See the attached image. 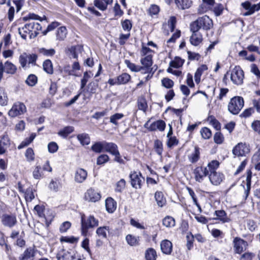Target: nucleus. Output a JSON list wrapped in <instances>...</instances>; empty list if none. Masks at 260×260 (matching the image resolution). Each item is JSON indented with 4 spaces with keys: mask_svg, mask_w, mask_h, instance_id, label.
Instances as JSON below:
<instances>
[{
    "mask_svg": "<svg viewBox=\"0 0 260 260\" xmlns=\"http://www.w3.org/2000/svg\"><path fill=\"white\" fill-rule=\"evenodd\" d=\"M219 162L216 160H213L208 165L210 171L209 178L211 183L215 185H219L223 180L224 176L222 174L217 172L216 170L218 168Z\"/></svg>",
    "mask_w": 260,
    "mask_h": 260,
    "instance_id": "obj_1",
    "label": "nucleus"
},
{
    "mask_svg": "<svg viewBox=\"0 0 260 260\" xmlns=\"http://www.w3.org/2000/svg\"><path fill=\"white\" fill-rule=\"evenodd\" d=\"M213 26V22L208 16L205 15L198 18L196 21L192 22L190 25V30L193 31H198L200 29L208 30Z\"/></svg>",
    "mask_w": 260,
    "mask_h": 260,
    "instance_id": "obj_2",
    "label": "nucleus"
},
{
    "mask_svg": "<svg viewBox=\"0 0 260 260\" xmlns=\"http://www.w3.org/2000/svg\"><path fill=\"white\" fill-rule=\"evenodd\" d=\"M84 215L81 216V234L83 236H87L88 230L97 227L99 225V220L95 218L93 215H89L86 219L84 218Z\"/></svg>",
    "mask_w": 260,
    "mask_h": 260,
    "instance_id": "obj_3",
    "label": "nucleus"
},
{
    "mask_svg": "<svg viewBox=\"0 0 260 260\" xmlns=\"http://www.w3.org/2000/svg\"><path fill=\"white\" fill-rule=\"evenodd\" d=\"M244 100L241 96H235L231 99L229 105L228 110L233 114H237L244 106Z\"/></svg>",
    "mask_w": 260,
    "mask_h": 260,
    "instance_id": "obj_4",
    "label": "nucleus"
},
{
    "mask_svg": "<svg viewBox=\"0 0 260 260\" xmlns=\"http://www.w3.org/2000/svg\"><path fill=\"white\" fill-rule=\"evenodd\" d=\"M26 112V107L25 105L21 102H17L12 106L11 109L8 112L9 115L11 117L23 114Z\"/></svg>",
    "mask_w": 260,
    "mask_h": 260,
    "instance_id": "obj_5",
    "label": "nucleus"
},
{
    "mask_svg": "<svg viewBox=\"0 0 260 260\" xmlns=\"http://www.w3.org/2000/svg\"><path fill=\"white\" fill-rule=\"evenodd\" d=\"M244 79V72L239 66H236L232 71L231 79L236 85H241Z\"/></svg>",
    "mask_w": 260,
    "mask_h": 260,
    "instance_id": "obj_6",
    "label": "nucleus"
},
{
    "mask_svg": "<svg viewBox=\"0 0 260 260\" xmlns=\"http://www.w3.org/2000/svg\"><path fill=\"white\" fill-rule=\"evenodd\" d=\"M132 186L136 189L141 188L142 184L144 183V178L140 172L134 171L129 174Z\"/></svg>",
    "mask_w": 260,
    "mask_h": 260,
    "instance_id": "obj_7",
    "label": "nucleus"
},
{
    "mask_svg": "<svg viewBox=\"0 0 260 260\" xmlns=\"http://www.w3.org/2000/svg\"><path fill=\"white\" fill-rule=\"evenodd\" d=\"M1 222L4 226L12 228L17 223V218L13 214H3L1 216Z\"/></svg>",
    "mask_w": 260,
    "mask_h": 260,
    "instance_id": "obj_8",
    "label": "nucleus"
},
{
    "mask_svg": "<svg viewBox=\"0 0 260 260\" xmlns=\"http://www.w3.org/2000/svg\"><path fill=\"white\" fill-rule=\"evenodd\" d=\"M249 151V146L243 143H239L233 149V154L238 156H246Z\"/></svg>",
    "mask_w": 260,
    "mask_h": 260,
    "instance_id": "obj_9",
    "label": "nucleus"
},
{
    "mask_svg": "<svg viewBox=\"0 0 260 260\" xmlns=\"http://www.w3.org/2000/svg\"><path fill=\"white\" fill-rule=\"evenodd\" d=\"M149 121L150 120H148L145 124V127L149 131L153 132L158 130L160 132H163L165 131L166 125L164 120H158L152 122L149 126H148V123Z\"/></svg>",
    "mask_w": 260,
    "mask_h": 260,
    "instance_id": "obj_10",
    "label": "nucleus"
},
{
    "mask_svg": "<svg viewBox=\"0 0 260 260\" xmlns=\"http://www.w3.org/2000/svg\"><path fill=\"white\" fill-rule=\"evenodd\" d=\"M233 243L235 251L238 254L241 253L244 250H246L248 245L246 241L239 237L235 238Z\"/></svg>",
    "mask_w": 260,
    "mask_h": 260,
    "instance_id": "obj_11",
    "label": "nucleus"
},
{
    "mask_svg": "<svg viewBox=\"0 0 260 260\" xmlns=\"http://www.w3.org/2000/svg\"><path fill=\"white\" fill-rule=\"evenodd\" d=\"M208 167L203 168L202 167H197L193 171L196 181L201 182L203 178L209 174Z\"/></svg>",
    "mask_w": 260,
    "mask_h": 260,
    "instance_id": "obj_12",
    "label": "nucleus"
},
{
    "mask_svg": "<svg viewBox=\"0 0 260 260\" xmlns=\"http://www.w3.org/2000/svg\"><path fill=\"white\" fill-rule=\"evenodd\" d=\"M34 22L26 23L22 27L18 28V32L21 37L24 39L26 40L27 34L29 35L34 30Z\"/></svg>",
    "mask_w": 260,
    "mask_h": 260,
    "instance_id": "obj_13",
    "label": "nucleus"
},
{
    "mask_svg": "<svg viewBox=\"0 0 260 260\" xmlns=\"http://www.w3.org/2000/svg\"><path fill=\"white\" fill-rule=\"evenodd\" d=\"M87 176V171L82 168H78L75 173L74 179L75 182L77 183H82L83 182Z\"/></svg>",
    "mask_w": 260,
    "mask_h": 260,
    "instance_id": "obj_14",
    "label": "nucleus"
},
{
    "mask_svg": "<svg viewBox=\"0 0 260 260\" xmlns=\"http://www.w3.org/2000/svg\"><path fill=\"white\" fill-rule=\"evenodd\" d=\"M160 249L164 254L169 255L172 252L173 245L168 240H164L160 243Z\"/></svg>",
    "mask_w": 260,
    "mask_h": 260,
    "instance_id": "obj_15",
    "label": "nucleus"
},
{
    "mask_svg": "<svg viewBox=\"0 0 260 260\" xmlns=\"http://www.w3.org/2000/svg\"><path fill=\"white\" fill-rule=\"evenodd\" d=\"M190 31L192 34L190 37V42L192 45L197 46L202 42V36L198 31H193V30H190Z\"/></svg>",
    "mask_w": 260,
    "mask_h": 260,
    "instance_id": "obj_16",
    "label": "nucleus"
},
{
    "mask_svg": "<svg viewBox=\"0 0 260 260\" xmlns=\"http://www.w3.org/2000/svg\"><path fill=\"white\" fill-rule=\"evenodd\" d=\"M105 205L108 212L113 213L117 207L116 202L111 197L108 198L105 201Z\"/></svg>",
    "mask_w": 260,
    "mask_h": 260,
    "instance_id": "obj_17",
    "label": "nucleus"
},
{
    "mask_svg": "<svg viewBox=\"0 0 260 260\" xmlns=\"http://www.w3.org/2000/svg\"><path fill=\"white\" fill-rule=\"evenodd\" d=\"M81 50V47L79 45L72 46L68 48L66 53L71 58L77 59L78 52H80Z\"/></svg>",
    "mask_w": 260,
    "mask_h": 260,
    "instance_id": "obj_18",
    "label": "nucleus"
},
{
    "mask_svg": "<svg viewBox=\"0 0 260 260\" xmlns=\"http://www.w3.org/2000/svg\"><path fill=\"white\" fill-rule=\"evenodd\" d=\"M118 150L117 145L112 142L104 141V151L113 155Z\"/></svg>",
    "mask_w": 260,
    "mask_h": 260,
    "instance_id": "obj_19",
    "label": "nucleus"
},
{
    "mask_svg": "<svg viewBox=\"0 0 260 260\" xmlns=\"http://www.w3.org/2000/svg\"><path fill=\"white\" fill-rule=\"evenodd\" d=\"M112 2L113 0H94V4L100 10L105 11L107 9V6Z\"/></svg>",
    "mask_w": 260,
    "mask_h": 260,
    "instance_id": "obj_20",
    "label": "nucleus"
},
{
    "mask_svg": "<svg viewBox=\"0 0 260 260\" xmlns=\"http://www.w3.org/2000/svg\"><path fill=\"white\" fill-rule=\"evenodd\" d=\"M35 255V251L33 248L29 247L26 248L24 252L19 257V260H27L30 258L34 257Z\"/></svg>",
    "mask_w": 260,
    "mask_h": 260,
    "instance_id": "obj_21",
    "label": "nucleus"
},
{
    "mask_svg": "<svg viewBox=\"0 0 260 260\" xmlns=\"http://www.w3.org/2000/svg\"><path fill=\"white\" fill-rule=\"evenodd\" d=\"M200 148L196 146L194 147V151L190 154L188 155V158L190 162L194 164L199 160L200 158Z\"/></svg>",
    "mask_w": 260,
    "mask_h": 260,
    "instance_id": "obj_22",
    "label": "nucleus"
},
{
    "mask_svg": "<svg viewBox=\"0 0 260 260\" xmlns=\"http://www.w3.org/2000/svg\"><path fill=\"white\" fill-rule=\"evenodd\" d=\"M78 140L80 144L84 145H88L90 143V138L88 134L86 133H82L77 136Z\"/></svg>",
    "mask_w": 260,
    "mask_h": 260,
    "instance_id": "obj_23",
    "label": "nucleus"
},
{
    "mask_svg": "<svg viewBox=\"0 0 260 260\" xmlns=\"http://www.w3.org/2000/svg\"><path fill=\"white\" fill-rule=\"evenodd\" d=\"M110 233V228L108 226H100L96 229V233L99 237L106 239L107 233Z\"/></svg>",
    "mask_w": 260,
    "mask_h": 260,
    "instance_id": "obj_24",
    "label": "nucleus"
},
{
    "mask_svg": "<svg viewBox=\"0 0 260 260\" xmlns=\"http://www.w3.org/2000/svg\"><path fill=\"white\" fill-rule=\"evenodd\" d=\"M74 131V128L73 126H67L60 129L57 134L63 138H66L68 135L73 132Z\"/></svg>",
    "mask_w": 260,
    "mask_h": 260,
    "instance_id": "obj_25",
    "label": "nucleus"
},
{
    "mask_svg": "<svg viewBox=\"0 0 260 260\" xmlns=\"http://www.w3.org/2000/svg\"><path fill=\"white\" fill-rule=\"evenodd\" d=\"M177 7L181 9H185L189 8L192 4L191 0H175Z\"/></svg>",
    "mask_w": 260,
    "mask_h": 260,
    "instance_id": "obj_26",
    "label": "nucleus"
},
{
    "mask_svg": "<svg viewBox=\"0 0 260 260\" xmlns=\"http://www.w3.org/2000/svg\"><path fill=\"white\" fill-rule=\"evenodd\" d=\"M140 62L142 65V67H151L153 64L152 54H148L146 56H143L141 59Z\"/></svg>",
    "mask_w": 260,
    "mask_h": 260,
    "instance_id": "obj_27",
    "label": "nucleus"
},
{
    "mask_svg": "<svg viewBox=\"0 0 260 260\" xmlns=\"http://www.w3.org/2000/svg\"><path fill=\"white\" fill-rule=\"evenodd\" d=\"M91 149L96 153L104 151V141L94 143L91 147Z\"/></svg>",
    "mask_w": 260,
    "mask_h": 260,
    "instance_id": "obj_28",
    "label": "nucleus"
},
{
    "mask_svg": "<svg viewBox=\"0 0 260 260\" xmlns=\"http://www.w3.org/2000/svg\"><path fill=\"white\" fill-rule=\"evenodd\" d=\"M67 29L64 26H61L57 29L56 32L57 40L62 41L67 36Z\"/></svg>",
    "mask_w": 260,
    "mask_h": 260,
    "instance_id": "obj_29",
    "label": "nucleus"
},
{
    "mask_svg": "<svg viewBox=\"0 0 260 260\" xmlns=\"http://www.w3.org/2000/svg\"><path fill=\"white\" fill-rule=\"evenodd\" d=\"M125 239L127 243L130 246H135L139 245V237H136L129 234L126 236Z\"/></svg>",
    "mask_w": 260,
    "mask_h": 260,
    "instance_id": "obj_30",
    "label": "nucleus"
},
{
    "mask_svg": "<svg viewBox=\"0 0 260 260\" xmlns=\"http://www.w3.org/2000/svg\"><path fill=\"white\" fill-rule=\"evenodd\" d=\"M117 84H125L131 79V76L127 73H122L117 77Z\"/></svg>",
    "mask_w": 260,
    "mask_h": 260,
    "instance_id": "obj_31",
    "label": "nucleus"
},
{
    "mask_svg": "<svg viewBox=\"0 0 260 260\" xmlns=\"http://www.w3.org/2000/svg\"><path fill=\"white\" fill-rule=\"evenodd\" d=\"M162 224L167 228H172L175 225V220L174 218L167 216L162 219Z\"/></svg>",
    "mask_w": 260,
    "mask_h": 260,
    "instance_id": "obj_32",
    "label": "nucleus"
},
{
    "mask_svg": "<svg viewBox=\"0 0 260 260\" xmlns=\"http://www.w3.org/2000/svg\"><path fill=\"white\" fill-rule=\"evenodd\" d=\"M251 177L252 172L250 170H249L247 171V176L246 179V188L245 189V195H248L249 194V191L251 187Z\"/></svg>",
    "mask_w": 260,
    "mask_h": 260,
    "instance_id": "obj_33",
    "label": "nucleus"
},
{
    "mask_svg": "<svg viewBox=\"0 0 260 260\" xmlns=\"http://www.w3.org/2000/svg\"><path fill=\"white\" fill-rule=\"evenodd\" d=\"M157 257L156 251L152 248H148L145 252L146 260H156Z\"/></svg>",
    "mask_w": 260,
    "mask_h": 260,
    "instance_id": "obj_34",
    "label": "nucleus"
},
{
    "mask_svg": "<svg viewBox=\"0 0 260 260\" xmlns=\"http://www.w3.org/2000/svg\"><path fill=\"white\" fill-rule=\"evenodd\" d=\"M45 209V206L43 205H37L34 207V210L37 212L38 215L40 217L44 218L47 221L48 218L44 214Z\"/></svg>",
    "mask_w": 260,
    "mask_h": 260,
    "instance_id": "obj_35",
    "label": "nucleus"
},
{
    "mask_svg": "<svg viewBox=\"0 0 260 260\" xmlns=\"http://www.w3.org/2000/svg\"><path fill=\"white\" fill-rule=\"evenodd\" d=\"M215 215H216L217 218L222 222L224 223L229 221V219L227 217L226 214L224 210H216L215 211Z\"/></svg>",
    "mask_w": 260,
    "mask_h": 260,
    "instance_id": "obj_36",
    "label": "nucleus"
},
{
    "mask_svg": "<svg viewBox=\"0 0 260 260\" xmlns=\"http://www.w3.org/2000/svg\"><path fill=\"white\" fill-rule=\"evenodd\" d=\"M43 69L44 70L49 74H52L53 73V66L52 62L49 59L46 60L43 62Z\"/></svg>",
    "mask_w": 260,
    "mask_h": 260,
    "instance_id": "obj_37",
    "label": "nucleus"
},
{
    "mask_svg": "<svg viewBox=\"0 0 260 260\" xmlns=\"http://www.w3.org/2000/svg\"><path fill=\"white\" fill-rule=\"evenodd\" d=\"M18 189L20 193H24V195H34V192L31 187L25 188V185H23L20 182L18 184Z\"/></svg>",
    "mask_w": 260,
    "mask_h": 260,
    "instance_id": "obj_38",
    "label": "nucleus"
},
{
    "mask_svg": "<svg viewBox=\"0 0 260 260\" xmlns=\"http://www.w3.org/2000/svg\"><path fill=\"white\" fill-rule=\"evenodd\" d=\"M184 62V60L180 57H175L174 59L170 62V66L175 68H179L182 66Z\"/></svg>",
    "mask_w": 260,
    "mask_h": 260,
    "instance_id": "obj_39",
    "label": "nucleus"
},
{
    "mask_svg": "<svg viewBox=\"0 0 260 260\" xmlns=\"http://www.w3.org/2000/svg\"><path fill=\"white\" fill-rule=\"evenodd\" d=\"M39 52L42 55L47 57L53 56L56 52L55 50L53 48L47 49L45 48H40Z\"/></svg>",
    "mask_w": 260,
    "mask_h": 260,
    "instance_id": "obj_40",
    "label": "nucleus"
},
{
    "mask_svg": "<svg viewBox=\"0 0 260 260\" xmlns=\"http://www.w3.org/2000/svg\"><path fill=\"white\" fill-rule=\"evenodd\" d=\"M124 117L122 113H115L111 115L110 117V122L113 124L117 126L118 125V121Z\"/></svg>",
    "mask_w": 260,
    "mask_h": 260,
    "instance_id": "obj_41",
    "label": "nucleus"
},
{
    "mask_svg": "<svg viewBox=\"0 0 260 260\" xmlns=\"http://www.w3.org/2000/svg\"><path fill=\"white\" fill-rule=\"evenodd\" d=\"M160 11V8L158 6L153 4L151 5L148 10V14L151 17L157 16Z\"/></svg>",
    "mask_w": 260,
    "mask_h": 260,
    "instance_id": "obj_42",
    "label": "nucleus"
},
{
    "mask_svg": "<svg viewBox=\"0 0 260 260\" xmlns=\"http://www.w3.org/2000/svg\"><path fill=\"white\" fill-rule=\"evenodd\" d=\"M124 62L127 67L133 72H138L140 71L141 69H142L141 66L131 62L129 60H125Z\"/></svg>",
    "mask_w": 260,
    "mask_h": 260,
    "instance_id": "obj_43",
    "label": "nucleus"
},
{
    "mask_svg": "<svg viewBox=\"0 0 260 260\" xmlns=\"http://www.w3.org/2000/svg\"><path fill=\"white\" fill-rule=\"evenodd\" d=\"M8 97L5 89L3 88H0V105L5 106L7 104Z\"/></svg>",
    "mask_w": 260,
    "mask_h": 260,
    "instance_id": "obj_44",
    "label": "nucleus"
},
{
    "mask_svg": "<svg viewBox=\"0 0 260 260\" xmlns=\"http://www.w3.org/2000/svg\"><path fill=\"white\" fill-rule=\"evenodd\" d=\"M76 252L74 250L64 251L62 254L65 260H74Z\"/></svg>",
    "mask_w": 260,
    "mask_h": 260,
    "instance_id": "obj_45",
    "label": "nucleus"
},
{
    "mask_svg": "<svg viewBox=\"0 0 260 260\" xmlns=\"http://www.w3.org/2000/svg\"><path fill=\"white\" fill-rule=\"evenodd\" d=\"M10 140L8 135H3L0 140V144L7 149L10 145Z\"/></svg>",
    "mask_w": 260,
    "mask_h": 260,
    "instance_id": "obj_46",
    "label": "nucleus"
},
{
    "mask_svg": "<svg viewBox=\"0 0 260 260\" xmlns=\"http://www.w3.org/2000/svg\"><path fill=\"white\" fill-rule=\"evenodd\" d=\"M126 182L124 179H121L116 184L115 190L117 192H121L125 188Z\"/></svg>",
    "mask_w": 260,
    "mask_h": 260,
    "instance_id": "obj_47",
    "label": "nucleus"
},
{
    "mask_svg": "<svg viewBox=\"0 0 260 260\" xmlns=\"http://www.w3.org/2000/svg\"><path fill=\"white\" fill-rule=\"evenodd\" d=\"M37 77L34 74H30L27 78L25 83L30 86H34L37 83Z\"/></svg>",
    "mask_w": 260,
    "mask_h": 260,
    "instance_id": "obj_48",
    "label": "nucleus"
},
{
    "mask_svg": "<svg viewBox=\"0 0 260 260\" xmlns=\"http://www.w3.org/2000/svg\"><path fill=\"white\" fill-rule=\"evenodd\" d=\"M137 103L138 109L145 112L148 107L146 100L144 98L139 99Z\"/></svg>",
    "mask_w": 260,
    "mask_h": 260,
    "instance_id": "obj_49",
    "label": "nucleus"
},
{
    "mask_svg": "<svg viewBox=\"0 0 260 260\" xmlns=\"http://www.w3.org/2000/svg\"><path fill=\"white\" fill-rule=\"evenodd\" d=\"M154 147L156 152L159 155H161L162 152V144L159 140H156L154 141Z\"/></svg>",
    "mask_w": 260,
    "mask_h": 260,
    "instance_id": "obj_50",
    "label": "nucleus"
},
{
    "mask_svg": "<svg viewBox=\"0 0 260 260\" xmlns=\"http://www.w3.org/2000/svg\"><path fill=\"white\" fill-rule=\"evenodd\" d=\"M28 54L26 53H23L21 54L19 58V62L21 64L22 68H25L27 63Z\"/></svg>",
    "mask_w": 260,
    "mask_h": 260,
    "instance_id": "obj_51",
    "label": "nucleus"
},
{
    "mask_svg": "<svg viewBox=\"0 0 260 260\" xmlns=\"http://www.w3.org/2000/svg\"><path fill=\"white\" fill-rule=\"evenodd\" d=\"M61 185L58 180H52L49 185V188L55 191H58Z\"/></svg>",
    "mask_w": 260,
    "mask_h": 260,
    "instance_id": "obj_52",
    "label": "nucleus"
},
{
    "mask_svg": "<svg viewBox=\"0 0 260 260\" xmlns=\"http://www.w3.org/2000/svg\"><path fill=\"white\" fill-rule=\"evenodd\" d=\"M121 26L122 29L124 31H130L132 27V23L131 21L128 19H125L121 22Z\"/></svg>",
    "mask_w": 260,
    "mask_h": 260,
    "instance_id": "obj_53",
    "label": "nucleus"
},
{
    "mask_svg": "<svg viewBox=\"0 0 260 260\" xmlns=\"http://www.w3.org/2000/svg\"><path fill=\"white\" fill-rule=\"evenodd\" d=\"M109 160V157L107 154H101L98 158L96 160V164L101 165L108 162Z\"/></svg>",
    "mask_w": 260,
    "mask_h": 260,
    "instance_id": "obj_54",
    "label": "nucleus"
},
{
    "mask_svg": "<svg viewBox=\"0 0 260 260\" xmlns=\"http://www.w3.org/2000/svg\"><path fill=\"white\" fill-rule=\"evenodd\" d=\"M186 238L187 240L186 247L187 249L188 250H190L193 247L194 237L191 234V233H190L189 234H187L186 235Z\"/></svg>",
    "mask_w": 260,
    "mask_h": 260,
    "instance_id": "obj_55",
    "label": "nucleus"
},
{
    "mask_svg": "<svg viewBox=\"0 0 260 260\" xmlns=\"http://www.w3.org/2000/svg\"><path fill=\"white\" fill-rule=\"evenodd\" d=\"M200 132L202 137L205 139H209L212 135L210 129L206 127L202 128Z\"/></svg>",
    "mask_w": 260,
    "mask_h": 260,
    "instance_id": "obj_56",
    "label": "nucleus"
},
{
    "mask_svg": "<svg viewBox=\"0 0 260 260\" xmlns=\"http://www.w3.org/2000/svg\"><path fill=\"white\" fill-rule=\"evenodd\" d=\"M33 177L36 179H40L43 177V174L40 166H37L32 172Z\"/></svg>",
    "mask_w": 260,
    "mask_h": 260,
    "instance_id": "obj_57",
    "label": "nucleus"
},
{
    "mask_svg": "<svg viewBox=\"0 0 260 260\" xmlns=\"http://www.w3.org/2000/svg\"><path fill=\"white\" fill-rule=\"evenodd\" d=\"M260 10V6L258 4H254L251 6V9L250 11H247L244 13L243 15L247 16L253 14L255 11H258Z\"/></svg>",
    "mask_w": 260,
    "mask_h": 260,
    "instance_id": "obj_58",
    "label": "nucleus"
},
{
    "mask_svg": "<svg viewBox=\"0 0 260 260\" xmlns=\"http://www.w3.org/2000/svg\"><path fill=\"white\" fill-rule=\"evenodd\" d=\"M224 137L220 132H216L214 136V142L217 144H221L223 143Z\"/></svg>",
    "mask_w": 260,
    "mask_h": 260,
    "instance_id": "obj_59",
    "label": "nucleus"
},
{
    "mask_svg": "<svg viewBox=\"0 0 260 260\" xmlns=\"http://www.w3.org/2000/svg\"><path fill=\"white\" fill-rule=\"evenodd\" d=\"M90 77L91 76L88 74V72L86 71L84 73L83 77L81 80V89H82L84 88Z\"/></svg>",
    "mask_w": 260,
    "mask_h": 260,
    "instance_id": "obj_60",
    "label": "nucleus"
},
{
    "mask_svg": "<svg viewBox=\"0 0 260 260\" xmlns=\"http://www.w3.org/2000/svg\"><path fill=\"white\" fill-rule=\"evenodd\" d=\"M208 120L210 121V124H211L216 130L220 129V123L213 116H209L208 117Z\"/></svg>",
    "mask_w": 260,
    "mask_h": 260,
    "instance_id": "obj_61",
    "label": "nucleus"
},
{
    "mask_svg": "<svg viewBox=\"0 0 260 260\" xmlns=\"http://www.w3.org/2000/svg\"><path fill=\"white\" fill-rule=\"evenodd\" d=\"M48 149L50 153H54L58 149V146L56 143L51 142L48 144Z\"/></svg>",
    "mask_w": 260,
    "mask_h": 260,
    "instance_id": "obj_62",
    "label": "nucleus"
},
{
    "mask_svg": "<svg viewBox=\"0 0 260 260\" xmlns=\"http://www.w3.org/2000/svg\"><path fill=\"white\" fill-rule=\"evenodd\" d=\"M188 58L190 60H199L201 57L200 54L191 52L190 51H187Z\"/></svg>",
    "mask_w": 260,
    "mask_h": 260,
    "instance_id": "obj_63",
    "label": "nucleus"
},
{
    "mask_svg": "<svg viewBox=\"0 0 260 260\" xmlns=\"http://www.w3.org/2000/svg\"><path fill=\"white\" fill-rule=\"evenodd\" d=\"M162 85L167 88H170L174 85V82L169 78H164L161 80Z\"/></svg>",
    "mask_w": 260,
    "mask_h": 260,
    "instance_id": "obj_64",
    "label": "nucleus"
}]
</instances>
